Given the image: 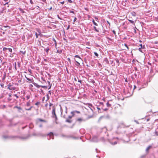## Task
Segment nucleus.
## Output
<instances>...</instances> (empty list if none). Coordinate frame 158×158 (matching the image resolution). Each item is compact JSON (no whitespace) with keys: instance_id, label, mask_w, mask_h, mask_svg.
<instances>
[{"instance_id":"57","label":"nucleus","mask_w":158,"mask_h":158,"mask_svg":"<svg viewBox=\"0 0 158 158\" xmlns=\"http://www.w3.org/2000/svg\"><path fill=\"white\" fill-rule=\"evenodd\" d=\"M78 81L81 84V80L78 79Z\"/></svg>"},{"instance_id":"16","label":"nucleus","mask_w":158,"mask_h":158,"mask_svg":"<svg viewBox=\"0 0 158 158\" xmlns=\"http://www.w3.org/2000/svg\"><path fill=\"white\" fill-rule=\"evenodd\" d=\"M26 78L27 80L29 82H32L33 81V79L29 78L26 77Z\"/></svg>"},{"instance_id":"30","label":"nucleus","mask_w":158,"mask_h":158,"mask_svg":"<svg viewBox=\"0 0 158 158\" xmlns=\"http://www.w3.org/2000/svg\"><path fill=\"white\" fill-rule=\"evenodd\" d=\"M75 57V58H79L81 59V57H80V56L78 55H75V56H74Z\"/></svg>"},{"instance_id":"20","label":"nucleus","mask_w":158,"mask_h":158,"mask_svg":"<svg viewBox=\"0 0 158 158\" xmlns=\"http://www.w3.org/2000/svg\"><path fill=\"white\" fill-rule=\"evenodd\" d=\"M52 41L54 42V44L56 46L57 45V43L54 38H52Z\"/></svg>"},{"instance_id":"49","label":"nucleus","mask_w":158,"mask_h":158,"mask_svg":"<svg viewBox=\"0 0 158 158\" xmlns=\"http://www.w3.org/2000/svg\"><path fill=\"white\" fill-rule=\"evenodd\" d=\"M82 119H77V121H78V122H81V121H82Z\"/></svg>"},{"instance_id":"4","label":"nucleus","mask_w":158,"mask_h":158,"mask_svg":"<svg viewBox=\"0 0 158 158\" xmlns=\"http://www.w3.org/2000/svg\"><path fill=\"white\" fill-rule=\"evenodd\" d=\"M47 138L48 140H49L51 138L53 139V134L52 132H51L47 135Z\"/></svg>"},{"instance_id":"38","label":"nucleus","mask_w":158,"mask_h":158,"mask_svg":"<svg viewBox=\"0 0 158 158\" xmlns=\"http://www.w3.org/2000/svg\"><path fill=\"white\" fill-rule=\"evenodd\" d=\"M15 70H17V68H16V63L15 62Z\"/></svg>"},{"instance_id":"15","label":"nucleus","mask_w":158,"mask_h":158,"mask_svg":"<svg viewBox=\"0 0 158 158\" xmlns=\"http://www.w3.org/2000/svg\"><path fill=\"white\" fill-rule=\"evenodd\" d=\"M50 50V49L48 47H47L45 48H44V50L46 51V53L48 54V51H49V50Z\"/></svg>"},{"instance_id":"9","label":"nucleus","mask_w":158,"mask_h":158,"mask_svg":"<svg viewBox=\"0 0 158 158\" xmlns=\"http://www.w3.org/2000/svg\"><path fill=\"white\" fill-rule=\"evenodd\" d=\"M103 62H105V63L107 64H109V61L108 60V59L106 58H105L104 59Z\"/></svg>"},{"instance_id":"8","label":"nucleus","mask_w":158,"mask_h":158,"mask_svg":"<svg viewBox=\"0 0 158 158\" xmlns=\"http://www.w3.org/2000/svg\"><path fill=\"white\" fill-rule=\"evenodd\" d=\"M140 74V72L139 71H138L136 72V73H135L134 74V75L135 76V77L136 78L137 77H139V75Z\"/></svg>"},{"instance_id":"10","label":"nucleus","mask_w":158,"mask_h":158,"mask_svg":"<svg viewBox=\"0 0 158 158\" xmlns=\"http://www.w3.org/2000/svg\"><path fill=\"white\" fill-rule=\"evenodd\" d=\"M138 2V0H132V3L133 4L136 5L137 4Z\"/></svg>"},{"instance_id":"63","label":"nucleus","mask_w":158,"mask_h":158,"mask_svg":"<svg viewBox=\"0 0 158 158\" xmlns=\"http://www.w3.org/2000/svg\"><path fill=\"white\" fill-rule=\"evenodd\" d=\"M30 2L31 4H33V2L32 1V0H30Z\"/></svg>"},{"instance_id":"34","label":"nucleus","mask_w":158,"mask_h":158,"mask_svg":"<svg viewBox=\"0 0 158 158\" xmlns=\"http://www.w3.org/2000/svg\"><path fill=\"white\" fill-rule=\"evenodd\" d=\"M142 48H139L138 49V50H139V51H140V52H142V50L141 49Z\"/></svg>"},{"instance_id":"64","label":"nucleus","mask_w":158,"mask_h":158,"mask_svg":"<svg viewBox=\"0 0 158 158\" xmlns=\"http://www.w3.org/2000/svg\"><path fill=\"white\" fill-rule=\"evenodd\" d=\"M136 86L135 85H134V89H136Z\"/></svg>"},{"instance_id":"35","label":"nucleus","mask_w":158,"mask_h":158,"mask_svg":"<svg viewBox=\"0 0 158 158\" xmlns=\"http://www.w3.org/2000/svg\"><path fill=\"white\" fill-rule=\"evenodd\" d=\"M20 52L22 53L23 54H25L26 53V51H24V52H23L22 51H20Z\"/></svg>"},{"instance_id":"41","label":"nucleus","mask_w":158,"mask_h":158,"mask_svg":"<svg viewBox=\"0 0 158 158\" xmlns=\"http://www.w3.org/2000/svg\"><path fill=\"white\" fill-rule=\"evenodd\" d=\"M141 82L139 81H137V84L138 85H139L141 84Z\"/></svg>"},{"instance_id":"3","label":"nucleus","mask_w":158,"mask_h":158,"mask_svg":"<svg viewBox=\"0 0 158 158\" xmlns=\"http://www.w3.org/2000/svg\"><path fill=\"white\" fill-rule=\"evenodd\" d=\"M56 108L54 106L52 107V117L54 118H57V116L55 113Z\"/></svg>"},{"instance_id":"27","label":"nucleus","mask_w":158,"mask_h":158,"mask_svg":"<svg viewBox=\"0 0 158 158\" xmlns=\"http://www.w3.org/2000/svg\"><path fill=\"white\" fill-rule=\"evenodd\" d=\"M33 107V106H31L29 108L26 109V110H31V109Z\"/></svg>"},{"instance_id":"26","label":"nucleus","mask_w":158,"mask_h":158,"mask_svg":"<svg viewBox=\"0 0 158 158\" xmlns=\"http://www.w3.org/2000/svg\"><path fill=\"white\" fill-rule=\"evenodd\" d=\"M139 46H140V48H142L143 49H144V48H145L144 45H143V46L142 44H140L139 45Z\"/></svg>"},{"instance_id":"47","label":"nucleus","mask_w":158,"mask_h":158,"mask_svg":"<svg viewBox=\"0 0 158 158\" xmlns=\"http://www.w3.org/2000/svg\"><path fill=\"white\" fill-rule=\"evenodd\" d=\"M14 96H15L17 98H19L17 94H15L13 95Z\"/></svg>"},{"instance_id":"11","label":"nucleus","mask_w":158,"mask_h":158,"mask_svg":"<svg viewBox=\"0 0 158 158\" xmlns=\"http://www.w3.org/2000/svg\"><path fill=\"white\" fill-rule=\"evenodd\" d=\"M102 131L101 132H103L105 133H106V132H107V129L106 128V127H104L103 128H102Z\"/></svg>"},{"instance_id":"24","label":"nucleus","mask_w":158,"mask_h":158,"mask_svg":"<svg viewBox=\"0 0 158 158\" xmlns=\"http://www.w3.org/2000/svg\"><path fill=\"white\" fill-rule=\"evenodd\" d=\"M12 86V85H8L7 86H8V87H7V89H9V90H10V88H11V86Z\"/></svg>"},{"instance_id":"62","label":"nucleus","mask_w":158,"mask_h":158,"mask_svg":"<svg viewBox=\"0 0 158 158\" xmlns=\"http://www.w3.org/2000/svg\"><path fill=\"white\" fill-rule=\"evenodd\" d=\"M70 13H73V14H74L75 13H74V12L73 11H70Z\"/></svg>"},{"instance_id":"2","label":"nucleus","mask_w":158,"mask_h":158,"mask_svg":"<svg viewBox=\"0 0 158 158\" xmlns=\"http://www.w3.org/2000/svg\"><path fill=\"white\" fill-rule=\"evenodd\" d=\"M3 137L6 139H15L17 138H19L23 139H28L30 137L29 135H28L27 136H23V137H18L17 136H3Z\"/></svg>"},{"instance_id":"48","label":"nucleus","mask_w":158,"mask_h":158,"mask_svg":"<svg viewBox=\"0 0 158 158\" xmlns=\"http://www.w3.org/2000/svg\"><path fill=\"white\" fill-rule=\"evenodd\" d=\"M30 105V104L29 102H27V106H29Z\"/></svg>"},{"instance_id":"22","label":"nucleus","mask_w":158,"mask_h":158,"mask_svg":"<svg viewBox=\"0 0 158 158\" xmlns=\"http://www.w3.org/2000/svg\"><path fill=\"white\" fill-rule=\"evenodd\" d=\"M115 60H116V62L118 64V66H119V60L117 59H115Z\"/></svg>"},{"instance_id":"40","label":"nucleus","mask_w":158,"mask_h":158,"mask_svg":"<svg viewBox=\"0 0 158 158\" xmlns=\"http://www.w3.org/2000/svg\"><path fill=\"white\" fill-rule=\"evenodd\" d=\"M19 10L20 11H23V13H24V11L23 10L20 8H19Z\"/></svg>"},{"instance_id":"19","label":"nucleus","mask_w":158,"mask_h":158,"mask_svg":"<svg viewBox=\"0 0 158 158\" xmlns=\"http://www.w3.org/2000/svg\"><path fill=\"white\" fill-rule=\"evenodd\" d=\"M152 147L151 146H148L146 149V152H148V151L149 149Z\"/></svg>"},{"instance_id":"29","label":"nucleus","mask_w":158,"mask_h":158,"mask_svg":"<svg viewBox=\"0 0 158 158\" xmlns=\"http://www.w3.org/2000/svg\"><path fill=\"white\" fill-rule=\"evenodd\" d=\"M7 49L10 52H12V49L11 48H8Z\"/></svg>"},{"instance_id":"13","label":"nucleus","mask_w":158,"mask_h":158,"mask_svg":"<svg viewBox=\"0 0 158 158\" xmlns=\"http://www.w3.org/2000/svg\"><path fill=\"white\" fill-rule=\"evenodd\" d=\"M32 83L34 85L36 86L37 88H39L40 87L41 85H38L35 82H33Z\"/></svg>"},{"instance_id":"56","label":"nucleus","mask_w":158,"mask_h":158,"mask_svg":"<svg viewBox=\"0 0 158 158\" xmlns=\"http://www.w3.org/2000/svg\"><path fill=\"white\" fill-rule=\"evenodd\" d=\"M113 33L115 35H116V32H115V31H114V30H113L112 31Z\"/></svg>"},{"instance_id":"44","label":"nucleus","mask_w":158,"mask_h":158,"mask_svg":"<svg viewBox=\"0 0 158 158\" xmlns=\"http://www.w3.org/2000/svg\"><path fill=\"white\" fill-rule=\"evenodd\" d=\"M35 35H36V38H38V37L39 34H38L36 32H35Z\"/></svg>"},{"instance_id":"52","label":"nucleus","mask_w":158,"mask_h":158,"mask_svg":"<svg viewBox=\"0 0 158 158\" xmlns=\"http://www.w3.org/2000/svg\"><path fill=\"white\" fill-rule=\"evenodd\" d=\"M135 71L137 72L138 71H139V70H138V69H137V68L136 67H135Z\"/></svg>"},{"instance_id":"61","label":"nucleus","mask_w":158,"mask_h":158,"mask_svg":"<svg viewBox=\"0 0 158 158\" xmlns=\"http://www.w3.org/2000/svg\"><path fill=\"white\" fill-rule=\"evenodd\" d=\"M76 62L77 63V64L78 65H80V64L78 61H76Z\"/></svg>"},{"instance_id":"7","label":"nucleus","mask_w":158,"mask_h":158,"mask_svg":"<svg viewBox=\"0 0 158 158\" xmlns=\"http://www.w3.org/2000/svg\"><path fill=\"white\" fill-rule=\"evenodd\" d=\"M61 136L62 137H66V138L71 137V138H73V139H76V137H72V136L66 135H64L63 134L61 135Z\"/></svg>"},{"instance_id":"31","label":"nucleus","mask_w":158,"mask_h":158,"mask_svg":"<svg viewBox=\"0 0 158 158\" xmlns=\"http://www.w3.org/2000/svg\"><path fill=\"white\" fill-rule=\"evenodd\" d=\"M97 109L98 110V112H101V109L98 107H97Z\"/></svg>"},{"instance_id":"23","label":"nucleus","mask_w":158,"mask_h":158,"mask_svg":"<svg viewBox=\"0 0 158 158\" xmlns=\"http://www.w3.org/2000/svg\"><path fill=\"white\" fill-rule=\"evenodd\" d=\"M40 87H42L44 89H47L48 86H47L45 85H41Z\"/></svg>"},{"instance_id":"45","label":"nucleus","mask_w":158,"mask_h":158,"mask_svg":"<svg viewBox=\"0 0 158 158\" xmlns=\"http://www.w3.org/2000/svg\"><path fill=\"white\" fill-rule=\"evenodd\" d=\"M26 98L27 100H28L30 98V96L27 95L26 97Z\"/></svg>"},{"instance_id":"5","label":"nucleus","mask_w":158,"mask_h":158,"mask_svg":"<svg viewBox=\"0 0 158 158\" xmlns=\"http://www.w3.org/2000/svg\"><path fill=\"white\" fill-rule=\"evenodd\" d=\"M91 140L93 142H97L98 140L97 137L96 136H94L93 137Z\"/></svg>"},{"instance_id":"33","label":"nucleus","mask_w":158,"mask_h":158,"mask_svg":"<svg viewBox=\"0 0 158 158\" xmlns=\"http://www.w3.org/2000/svg\"><path fill=\"white\" fill-rule=\"evenodd\" d=\"M0 85L2 88H3L4 87V84L2 83L0 84Z\"/></svg>"},{"instance_id":"1","label":"nucleus","mask_w":158,"mask_h":158,"mask_svg":"<svg viewBox=\"0 0 158 158\" xmlns=\"http://www.w3.org/2000/svg\"><path fill=\"white\" fill-rule=\"evenodd\" d=\"M81 115L80 111L76 110H74L71 111L70 115L68 116V118H81L79 117Z\"/></svg>"},{"instance_id":"43","label":"nucleus","mask_w":158,"mask_h":158,"mask_svg":"<svg viewBox=\"0 0 158 158\" xmlns=\"http://www.w3.org/2000/svg\"><path fill=\"white\" fill-rule=\"evenodd\" d=\"M70 3H72L73 1L72 0H67Z\"/></svg>"},{"instance_id":"51","label":"nucleus","mask_w":158,"mask_h":158,"mask_svg":"<svg viewBox=\"0 0 158 158\" xmlns=\"http://www.w3.org/2000/svg\"><path fill=\"white\" fill-rule=\"evenodd\" d=\"M77 19V18L76 17H75L74 18V19L73 20V22H75L76 21Z\"/></svg>"},{"instance_id":"54","label":"nucleus","mask_w":158,"mask_h":158,"mask_svg":"<svg viewBox=\"0 0 158 158\" xmlns=\"http://www.w3.org/2000/svg\"><path fill=\"white\" fill-rule=\"evenodd\" d=\"M101 140H102L103 141H105V140H104V138L103 137L101 138Z\"/></svg>"},{"instance_id":"46","label":"nucleus","mask_w":158,"mask_h":158,"mask_svg":"<svg viewBox=\"0 0 158 158\" xmlns=\"http://www.w3.org/2000/svg\"><path fill=\"white\" fill-rule=\"evenodd\" d=\"M5 74L4 75V76H3L2 78V80H4L5 78Z\"/></svg>"},{"instance_id":"17","label":"nucleus","mask_w":158,"mask_h":158,"mask_svg":"<svg viewBox=\"0 0 158 158\" xmlns=\"http://www.w3.org/2000/svg\"><path fill=\"white\" fill-rule=\"evenodd\" d=\"M147 85H148V83L147 82L144 83V84L142 85V88H145V87H146V86H147Z\"/></svg>"},{"instance_id":"6","label":"nucleus","mask_w":158,"mask_h":158,"mask_svg":"<svg viewBox=\"0 0 158 158\" xmlns=\"http://www.w3.org/2000/svg\"><path fill=\"white\" fill-rule=\"evenodd\" d=\"M10 28V27L8 26H3L2 27V29L6 31L7 30H9Z\"/></svg>"},{"instance_id":"21","label":"nucleus","mask_w":158,"mask_h":158,"mask_svg":"<svg viewBox=\"0 0 158 158\" xmlns=\"http://www.w3.org/2000/svg\"><path fill=\"white\" fill-rule=\"evenodd\" d=\"M66 122L69 123H71L72 122L71 119H66Z\"/></svg>"},{"instance_id":"32","label":"nucleus","mask_w":158,"mask_h":158,"mask_svg":"<svg viewBox=\"0 0 158 158\" xmlns=\"http://www.w3.org/2000/svg\"><path fill=\"white\" fill-rule=\"evenodd\" d=\"M129 21L132 24H134V21L133 20H129Z\"/></svg>"},{"instance_id":"12","label":"nucleus","mask_w":158,"mask_h":158,"mask_svg":"<svg viewBox=\"0 0 158 158\" xmlns=\"http://www.w3.org/2000/svg\"><path fill=\"white\" fill-rule=\"evenodd\" d=\"M94 30L96 32H99V28H97L95 26H94Z\"/></svg>"},{"instance_id":"36","label":"nucleus","mask_w":158,"mask_h":158,"mask_svg":"<svg viewBox=\"0 0 158 158\" xmlns=\"http://www.w3.org/2000/svg\"><path fill=\"white\" fill-rule=\"evenodd\" d=\"M94 54L95 55L97 56V57H98L99 56L98 54L96 52H94Z\"/></svg>"},{"instance_id":"59","label":"nucleus","mask_w":158,"mask_h":158,"mask_svg":"<svg viewBox=\"0 0 158 158\" xmlns=\"http://www.w3.org/2000/svg\"><path fill=\"white\" fill-rule=\"evenodd\" d=\"M28 71L30 73H31V69H28Z\"/></svg>"},{"instance_id":"55","label":"nucleus","mask_w":158,"mask_h":158,"mask_svg":"<svg viewBox=\"0 0 158 158\" xmlns=\"http://www.w3.org/2000/svg\"><path fill=\"white\" fill-rule=\"evenodd\" d=\"M49 105L50 106H51L53 105V104L51 103H50L49 104Z\"/></svg>"},{"instance_id":"39","label":"nucleus","mask_w":158,"mask_h":158,"mask_svg":"<svg viewBox=\"0 0 158 158\" xmlns=\"http://www.w3.org/2000/svg\"><path fill=\"white\" fill-rule=\"evenodd\" d=\"M7 49H8V48H7L4 47L3 48V50L4 51H6Z\"/></svg>"},{"instance_id":"60","label":"nucleus","mask_w":158,"mask_h":158,"mask_svg":"<svg viewBox=\"0 0 158 158\" xmlns=\"http://www.w3.org/2000/svg\"><path fill=\"white\" fill-rule=\"evenodd\" d=\"M134 121H135V122H136L137 124H139V122H138V121H136V120H135Z\"/></svg>"},{"instance_id":"28","label":"nucleus","mask_w":158,"mask_h":158,"mask_svg":"<svg viewBox=\"0 0 158 158\" xmlns=\"http://www.w3.org/2000/svg\"><path fill=\"white\" fill-rule=\"evenodd\" d=\"M106 104L107 107H109L111 106V105L108 102H107Z\"/></svg>"},{"instance_id":"14","label":"nucleus","mask_w":158,"mask_h":158,"mask_svg":"<svg viewBox=\"0 0 158 158\" xmlns=\"http://www.w3.org/2000/svg\"><path fill=\"white\" fill-rule=\"evenodd\" d=\"M14 108H17L18 110L19 111H20V110H22V109L20 107H19L18 106H15L14 107Z\"/></svg>"},{"instance_id":"50","label":"nucleus","mask_w":158,"mask_h":158,"mask_svg":"<svg viewBox=\"0 0 158 158\" xmlns=\"http://www.w3.org/2000/svg\"><path fill=\"white\" fill-rule=\"evenodd\" d=\"M102 109L103 110L105 111H106L108 110V109H107V108H105V109H103L102 108Z\"/></svg>"},{"instance_id":"58","label":"nucleus","mask_w":158,"mask_h":158,"mask_svg":"<svg viewBox=\"0 0 158 158\" xmlns=\"http://www.w3.org/2000/svg\"><path fill=\"white\" fill-rule=\"evenodd\" d=\"M8 100L9 102H10L11 100V99L10 98H8Z\"/></svg>"},{"instance_id":"53","label":"nucleus","mask_w":158,"mask_h":158,"mask_svg":"<svg viewBox=\"0 0 158 158\" xmlns=\"http://www.w3.org/2000/svg\"><path fill=\"white\" fill-rule=\"evenodd\" d=\"M64 1H63V2H60V3L62 4H64Z\"/></svg>"},{"instance_id":"18","label":"nucleus","mask_w":158,"mask_h":158,"mask_svg":"<svg viewBox=\"0 0 158 158\" xmlns=\"http://www.w3.org/2000/svg\"><path fill=\"white\" fill-rule=\"evenodd\" d=\"M92 23L96 26H98V24L95 22L94 19L92 20Z\"/></svg>"},{"instance_id":"42","label":"nucleus","mask_w":158,"mask_h":158,"mask_svg":"<svg viewBox=\"0 0 158 158\" xmlns=\"http://www.w3.org/2000/svg\"><path fill=\"white\" fill-rule=\"evenodd\" d=\"M15 89V87H11L10 90H14Z\"/></svg>"},{"instance_id":"25","label":"nucleus","mask_w":158,"mask_h":158,"mask_svg":"<svg viewBox=\"0 0 158 158\" xmlns=\"http://www.w3.org/2000/svg\"><path fill=\"white\" fill-rule=\"evenodd\" d=\"M45 122V121L43 120L42 119H39L38 123H39L40 122Z\"/></svg>"},{"instance_id":"37","label":"nucleus","mask_w":158,"mask_h":158,"mask_svg":"<svg viewBox=\"0 0 158 158\" xmlns=\"http://www.w3.org/2000/svg\"><path fill=\"white\" fill-rule=\"evenodd\" d=\"M40 104V102H37L35 104V105H36V106H37L38 105Z\"/></svg>"}]
</instances>
